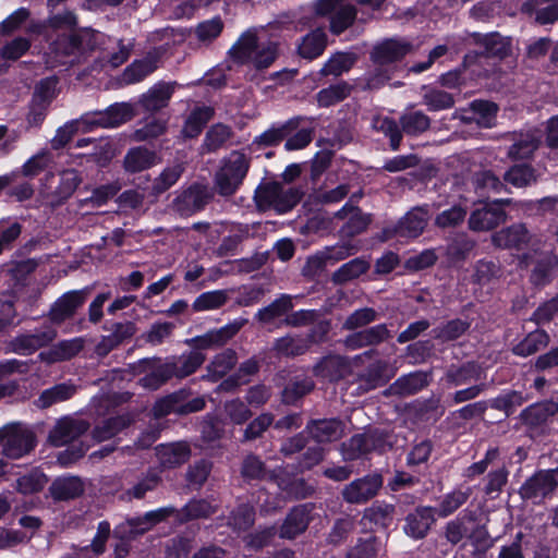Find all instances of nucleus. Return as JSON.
Here are the masks:
<instances>
[{
    "label": "nucleus",
    "instance_id": "obj_1",
    "mask_svg": "<svg viewBox=\"0 0 558 558\" xmlns=\"http://www.w3.org/2000/svg\"><path fill=\"white\" fill-rule=\"evenodd\" d=\"M99 36L100 33L95 31L59 35L50 44L49 51L47 52V64L50 68L74 64L82 51L95 49Z\"/></svg>",
    "mask_w": 558,
    "mask_h": 558
},
{
    "label": "nucleus",
    "instance_id": "obj_2",
    "mask_svg": "<svg viewBox=\"0 0 558 558\" xmlns=\"http://www.w3.org/2000/svg\"><path fill=\"white\" fill-rule=\"evenodd\" d=\"M251 167V157L242 150H232L220 161L215 173V189L219 195L232 196L242 185Z\"/></svg>",
    "mask_w": 558,
    "mask_h": 558
},
{
    "label": "nucleus",
    "instance_id": "obj_3",
    "mask_svg": "<svg viewBox=\"0 0 558 558\" xmlns=\"http://www.w3.org/2000/svg\"><path fill=\"white\" fill-rule=\"evenodd\" d=\"M521 264L532 267L531 282L543 287L551 281V274L558 266V256L543 239H535L522 255Z\"/></svg>",
    "mask_w": 558,
    "mask_h": 558
},
{
    "label": "nucleus",
    "instance_id": "obj_4",
    "mask_svg": "<svg viewBox=\"0 0 558 558\" xmlns=\"http://www.w3.org/2000/svg\"><path fill=\"white\" fill-rule=\"evenodd\" d=\"M301 196L298 189H284L277 182H266L256 187L254 201L258 210L274 209L283 214L291 210L301 201Z\"/></svg>",
    "mask_w": 558,
    "mask_h": 558
},
{
    "label": "nucleus",
    "instance_id": "obj_5",
    "mask_svg": "<svg viewBox=\"0 0 558 558\" xmlns=\"http://www.w3.org/2000/svg\"><path fill=\"white\" fill-rule=\"evenodd\" d=\"M36 446V436L26 425L14 422L0 428V453L10 459L28 454Z\"/></svg>",
    "mask_w": 558,
    "mask_h": 558
},
{
    "label": "nucleus",
    "instance_id": "obj_6",
    "mask_svg": "<svg viewBox=\"0 0 558 558\" xmlns=\"http://www.w3.org/2000/svg\"><path fill=\"white\" fill-rule=\"evenodd\" d=\"M511 202L510 198H506L480 204L469 216V229L475 232H485L497 228L508 219L502 206L509 205Z\"/></svg>",
    "mask_w": 558,
    "mask_h": 558
},
{
    "label": "nucleus",
    "instance_id": "obj_7",
    "mask_svg": "<svg viewBox=\"0 0 558 558\" xmlns=\"http://www.w3.org/2000/svg\"><path fill=\"white\" fill-rule=\"evenodd\" d=\"M318 15L330 17V32L339 35L349 28L356 19V8L347 0H318L315 4Z\"/></svg>",
    "mask_w": 558,
    "mask_h": 558
},
{
    "label": "nucleus",
    "instance_id": "obj_8",
    "mask_svg": "<svg viewBox=\"0 0 558 558\" xmlns=\"http://www.w3.org/2000/svg\"><path fill=\"white\" fill-rule=\"evenodd\" d=\"M386 438L379 430L356 434L340 445L339 451L345 462L355 461L372 451L381 450Z\"/></svg>",
    "mask_w": 558,
    "mask_h": 558
},
{
    "label": "nucleus",
    "instance_id": "obj_9",
    "mask_svg": "<svg viewBox=\"0 0 558 558\" xmlns=\"http://www.w3.org/2000/svg\"><path fill=\"white\" fill-rule=\"evenodd\" d=\"M213 196L214 193L208 185L195 183L173 198L171 208L181 217H190L204 209Z\"/></svg>",
    "mask_w": 558,
    "mask_h": 558
},
{
    "label": "nucleus",
    "instance_id": "obj_10",
    "mask_svg": "<svg viewBox=\"0 0 558 558\" xmlns=\"http://www.w3.org/2000/svg\"><path fill=\"white\" fill-rule=\"evenodd\" d=\"M383 484L381 474L371 473L344 485L341 490V497L347 504L364 505L377 496Z\"/></svg>",
    "mask_w": 558,
    "mask_h": 558
},
{
    "label": "nucleus",
    "instance_id": "obj_11",
    "mask_svg": "<svg viewBox=\"0 0 558 558\" xmlns=\"http://www.w3.org/2000/svg\"><path fill=\"white\" fill-rule=\"evenodd\" d=\"M57 338V330L43 326L29 332L17 335L9 342V350L20 355H29L48 345Z\"/></svg>",
    "mask_w": 558,
    "mask_h": 558
},
{
    "label": "nucleus",
    "instance_id": "obj_12",
    "mask_svg": "<svg viewBox=\"0 0 558 558\" xmlns=\"http://www.w3.org/2000/svg\"><path fill=\"white\" fill-rule=\"evenodd\" d=\"M558 486V469L542 470L529 477L520 488L523 499L539 502Z\"/></svg>",
    "mask_w": 558,
    "mask_h": 558
},
{
    "label": "nucleus",
    "instance_id": "obj_13",
    "mask_svg": "<svg viewBox=\"0 0 558 558\" xmlns=\"http://www.w3.org/2000/svg\"><path fill=\"white\" fill-rule=\"evenodd\" d=\"M535 239H541L530 232L522 222L512 223L492 234V243L499 248L522 251L532 246Z\"/></svg>",
    "mask_w": 558,
    "mask_h": 558
},
{
    "label": "nucleus",
    "instance_id": "obj_14",
    "mask_svg": "<svg viewBox=\"0 0 558 558\" xmlns=\"http://www.w3.org/2000/svg\"><path fill=\"white\" fill-rule=\"evenodd\" d=\"M329 324L319 323L307 338L287 335L275 341L274 350L284 356H296L304 354L312 343L320 341L323 336L328 331Z\"/></svg>",
    "mask_w": 558,
    "mask_h": 558
},
{
    "label": "nucleus",
    "instance_id": "obj_15",
    "mask_svg": "<svg viewBox=\"0 0 558 558\" xmlns=\"http://www.w3.org/2000/svg\"><path fill=\"white\" fill-rule=\"evenodd\" d=\"M90 294L89 288L68 291L58 298L49 310V319L51 323L60 325L72 318L78 308L83 306Z\"/></svg>",
    "mask_w": 558,
    "mask_h": 558
},
{
    "label": "nucleus",
    "instance_id": "obj_16",
    "mask_svg": "<svg viewBox=\"0 0 558 558\" xmlns=\"http://www.w3.org/2000/svg\"><path fill=\"white\" fill-rule=\"evenodd\" d=\"M469 39H472L474 44L482 45L485 48V52L492 57L505 58L510 53L511 45L510 40L502 37L498 33L481 34V33H468L464 37H459L456 40L454 37L448 38V41H452L451 48L456 51L460 50L459 44H468Z\"/></svg>",
    "mask_w": 558,
    "mask_h": 558
},
{
    "label": "nucleus",
    "instance_id": "obj_17",
    "mask_svg": "<svg viewBox=\"0 0 558 558\" xmlns=\"http://www.w3.org/2000/svg\"><path fill=\"white\" fill-rule=\"evenodd\" d=\"M174 367L170 365L169 357L161 362L160 359L143 360L138 364V373H145L140 378V385L148 390H157L166 383H168L173 376Z\"/></svg>",
    "mask_w": 558,
    "mask_h": 558
},
{
    "label": "nucleus",
    "instance_id": "obj_18",
    "mask_svg": "<svg viewBox=\"0 0 558 558\" xmlns=\"http://www.w3.org/2000/svg\"><path fill=\"white\" fill-rule=\"evenodd\" d=\"M88 429V423L81 418L63 416L59 418L48 434V442L54 447L65 446Z\"/></svg>",
    "mask_w": 558,
    "mask_h": 558
},
{
    "label": "nucleus",
    "instance_id": "obj_19",
    "mask_svg": "<svg viewBox=\"0 0 558 558\" xmlns=\"http://www.w3.org/2000/svg\"><path fill=\"white\" fill-rule=\"evenodd\" d=\"M412 50V45L403 39L389 38L374 46L371 59L378 68L400 61Z\"/></svg>",
    "mask_w": 558,
    "mask_h": 558
},
{
    "label": "nucleus",
    "instance_id": "obj_20",
    "mask_svg": "<svg viewBox=\"0 0 558 558\" xmlns=\"http://www.w3.org/2000/svg\"><path fill=\"white\" fill-rule=\"evenodd\" d=\"M506 138L511 142L507 150V156L511 160L531 158L542 143L541 133L536 130L509 133L506 135Z\"/></svg>",
    "mask_w": 558,
    "mask_h": 558
},
{
    "label": "nucleus",
    "instance_id": "obj_21",
    "mask_svg": "<svg viewBox=\"0 0 558 558\" xmlns=\"http://www.w3.org/2000/svg\"><path fill=\"white\" fill-rule=\"evenodd\" d=\"M47 181H49V189L51 190L49 192V203L52 206H58L74 193L82 180L76 170L69 169L61 172L58 178L53 174L47 177Z\"/></svg>",
    "mask_w": 558,
    "mask_h": 558
},
{
    "label": "nucleus",
    "instance_id": "obj_22",
    "mask_svg": "<svg viewBox=\"0 0 558 558\" xmlns=\"http://www.w3.org/2000/svg\"><path fill=\"white\" fill-rule=\"evenodd\" d=\"M335 218L344 220L340 228L343 236L352 238L364 232L372 222V215L363 213L357 206L345 204Z\"/></svg>",
    "mask_w": 558,
    "mask_h": 558
},
{
    "label": "nucleus",
    "instance_id": "obj_23",
    "mask_svg": "<svg viewBox=\"0 0 558 558\" xmlns=\"http://www.w3.org/2000/svg\"><path fill=\"white\" fill-rule=\"evenodd\" d=\"M246 319H235L233 323L228 324L219 329L210 330L203 336L195 337L186 341L189 345L194 347L196 350L210 349L216 345H221L231 339L245 324Z\"/></svg>",
    "mask_w": 558,
    "mask_h": 558
},
{
    "label": "nucleus",
    "instance_id": "obj_24",
    "mask_svg": "<svg viewBox=\"0 0 558 558\" xmlns=\"http://www.w3.org/2000/svg\"><path fill=\"white\" fill-rule=\"evenodd\" d=\"M428 219L427 206L414 207L398 221L395 232L403 238H417L427 226Z\"/></svg>",
    "mask_w": 558,
    "mask_h": 558
},
{
    "label": "nucleus",
    "instance_id": "obj_25",
    "mask_svg": "<svg viewBox=\"0 0 558 558\" xmlns=\"http://www.w3.org/2000/svg\"><path fill=\"white\" fill-rule=\"evenodd\" d=\"M312 439L318 444L332 442L344 434V424L338 418L312 420L306 425Z\"/></svg>",
    "mask_w": 558,
    "mask_h": 558
},
{
    "label": "nucleus",
    "instance_id": "obj_26",
    "mask_svg": "<svg viewBox=\"0 0 558 558\" xmlns=\"http://www.w3.org/2000/svg\"><path fill=\"white\" fill-rule=\"evenodd\" d=\"M484 377L483 367L476 362H465L447 367L442 379L449 387H458L478 381Z\"/></svg>",
    "mask_w": 558,
    "mask_h": 558
},
{
    "label": "nucleus",
    "instance_id": "obj_27",
    "mask_svg": "<svg viewBox=\"0 0 558 558\" xmlns=\"http://www.w3.org/2000/svg\"><path fill=\"white\" fill-rule=\"evenodd\" d=\"M430 373L417 371L399 377L385 391V396L408 397L428 386Z\"/></svg>",
    "mask_w": 558,
    "mask_h": 558
},
{
    "label": "nucleus",
    "instance_id": "obj_28",
    "mask_svg": "<svg viewBox=\"0 0 558 558\" xmlns=\"http://www.w3.org/2000/svg\"><path fill=\"white\" fill-rule=\"evenodd\" d=\"M393 376L388 362L378 360L372 363L365 372L356 378L360 392H367L387 383Z\"/></svg>",
    "mask_w": 558,
    "mask_h": 558
},
{
    "label": "nucleus",
    "instance_id": "obj_29",
    "mask_svg": "<svg viewBox=\"0 0 558 558\" xmlns=\"http://www.w3.org/2000/svg\"><path fill=\"white\" fill-rule=\"evenodd\" d=\"M293 308L292 296L289 294H282L269 305L260 308L255 314V319L264 326H276L281 327L284 324L282 317H286L288 313Z\"/></svg>",
    "mask_w": 558,
    "mask_h": 558
},
{
    "label": "nucleus",
    "instance_id": "obj_30",
    "mask_svg": "<svg viewBox=\"0 0 558 558\" xmlns=\"http://www.w3.org/2000/svg\"><path fill=\"white\" fill-rule=\"evenodd\" d=\"M434 513L435 508L433 507H417L405 518L403 527L405 534L415 539L424 538L435 522Z\"/></svg>",
    "mask_w": 558,
    "mask_h": 558
},
{
    "label": "nucleus",
    "instance_id": "obj_31",
    "mask_svg": "<svg viewBox=\"0 0 558 558\" xmlns=\"http://www.w3.org/2000/svg\"><path fill=\"white\" fill-rule=\"evenodd\" d=\"M310 511L307 505L292 508L280 527V537L292 539L303 533L310 523Z\"/></svg>",
    "mask_w": 558,
    "mask_h": 558
},
{
    "label": "nucleus",
    "instance_id": "obj_32",
    "mask_svg": "<svg viewBox=\"0 0 558 558\" xmlns=\"http://www.w3.org/2000/svg\"><path fill=\"white\" fill-rule=\"evenodd\" d=\"M390 337L391 335L387 326L380 324L350 335L345 339V345L349 349L356 350L381 343Z\"/></svg>",
    "mask_w": 558,
    "mask_h": 558
},
{
    "label": "nucleus",
    "instance_id": "obj_33",
    "mask_svg": "<svg viewBox=\"0 0 558 558\" xmlns=\"http://www.w3.org/2000/svg\"><path fill=\"white\" fill-rule=\"evenodd\" d=\"M350 371L348 361L339 355H330L322 359L314 367L313 373L316 377L329 381H337Z\"/></svg>",
    "mask_w": 558,
    "mask_h": 558
},
{
    "label": "nucleus",
    "instance_id": "obj_34",
    "mask_svg": "<svg viewBox=\"0 0 558 558\" xmlns=\"http://www.w3.org/2000/svg\"><path fill=\"white\" fill-rule=\"evenodd\" d=\"M85 490V483L78 476H61L49 487L54 500L66 501L80 497Z\"/></svg>",
    "mask_w": 558,
    "mask_h": 558
},
{
    "label": "nucleus",
    "instance_id": "obj_35",
    "mask_svg": "<svg viewBox=\"0 0 558 558\" xmlns=\"http://www.w3.org/2000/svg\"><path fill=\"white\" fill-rule=\"evenodd\" d=\"M83 348L84 340L82 338H73L58 342L50 350L41 352L38 356L41 361L51 364L74 357Z\"/></svg>",
    "mask_w": 558,
    "mask_h": 558
},
{
    "label": "nucleus",
    "instance_id": "obj_36",
    "mask_svg": "<svg viewBox=\"0 0 558 558\" xmlns=\"http://www.w3.org/2000/svg\"><path fill=\"white\" fill-rule=\"evenodd\" d=\"M156 451L161 465L169 469L183 464L191 456L190 446L182 441L160 445Z\"/></svg>",
    "mask_w": 558,
    "mask_h": 558
},
{
    "label": "nucleus",
    "instance_id": "obj_37",
    "mask_svg": "<svg viewBox=\"0 0 558 558\" xmlns=\"http://www.w3.org/2000/svg\"><path fill=\"white\" fill-rule=\"evenodd\" d=\"M523 11L534 14L539 25L553 24L558 21V0H527Z\"/></svg>",
    "mask_w": 558,
    "mask_h": 558
},
{
    "label": "nucleus",
    "instance_id": "obj_38",
    "mask_svg": "<svg viewBox=\"0 0 558 558\" xmlns=\"http://www.w3.org/2000/svg\"><path fill=\"white\" fill-rule=\"evenodd\" d=\"M206 356L201 351H191L180 356L169 357L170 365L174 367L173 376L183 379L194 374L205 362Z\"/></svg>",
    "mask_w": 558,
    "mask_h": 558
},
{
    "label": "nucleus",
    "instance_id": "obj_39",
    "mask_svg": "<svg viewBox=\"0 0 558 558\" xmlns=\"http://www.w3.org/2000/svg\"><path fill=\"white\" fill-rule=\"evenodd\" d=\"M326 46V33L322 28H316L302 37L298 45V52L302 58L313 60L323 54Z\"/></svg>",
    "mask_w": 558,
    "mask_h": 558
},
{
    "label": "nucleus",
    "instance_id": "obj_40",
    "mask_svg": "<svg viewBox=\"0 0 558 558\" xmlns=\"http://www.w3.org/2000/svg\"><path fill=\"white\" fill-rule=\"evenodd\" d=\"M238 356L234 350L226 349L215 355L213 361L207 365V373L203 376L209 381H217L227 375L236 364Z\"/></svg>",
    "mask_w": 558,
    "mask_h": 558
},
{
    "label": "nucleus",
    "instance_id": "obj_41",
    "mask_svg": "<svg viewBox=\"0 0 558 558\" xmlns=\"http://www.w3.org/2000/svg\"><path fill=\"white\" fill-rule=\"evenodd\" d=\"M158 56L149 52L143 59L133 61L123 72V81L134 84L143 81L157 69Z\"/></svg>",
    "mask_w": 558,
    "mask_h": 558
},
{
    "label": "nucleus",
    "instance_id": "obj_42",
    "mask_svg": "<svg viewBox=\"0 0 558 558\" xmlns=\"http://www.w3.org/2000/svg\"><path fill=\"white\" fill-rule=\"evenodd\" d=\"M173 511V508L166 507L148 511L142 517L128 519L126 524L130 529V534L137 535L149 531L157 523L172 514Z\"/></svg>",
    "mask_w": 558,
    "mask_h": 558
},
{
    "label": "nucleus",
    "instance_id": "obj_43",
    "mask_svg": "<svg viewBox=\"0 0 558 558\" xmlns=\"http://www.w3.org/2000/svg\"><path fill=\"white\" fill-rule=\"evenodd\" d=\"M156 163V154L146 147L131 148L123 159L126 172L136 173L144 171Z\"/></svg>",
    "mask_w": 558,
    "mask_h": 558
},
{
    "label": "nucleus",
    "instance_id": "obj_44",
    "mask_svg": "<svg viewBox=\"0 0 558 558\" xmlns=\"http://www.w3.org/2000/svg\"><path fill=\"white\" fill-rule=\"evenodd\" d=\"M75 392V385L71 383H61L51 388L45 389L35 401V405L39 409H48L56 403L69 400Z\"/></svg>",
    "mask_w": 558,
    "mask_h": 558
},
{
    "label": "nucleus",
    "instance_id": "obj_45",
    "mask_svg": "<svg viewBox=\"0 0 558 558\" xmlns=\"http://www.w3.org/2000/svg\"><path fill=\"white\" fill-rule=\"evenodd\" d=\"M173 93V87L169 84H157L141 97V105L147 111H158L165 108Z\"/></svg>",
    "mask_w": 558,
    "mask_h": 558
},
{
    "label": "nucleus",
    "instance_id": "obj_46",
    "mask_svg": "<svg viewBox=\"0 0 558 558\" xmlns=\"http://www.w3.org/2000/svg\"><path fill=\"white\" fill-rule=\"evenodd\" d=\"M556 413H558V402L546 400L524 409L521 412V417L526 424L535 426L546 422Z\"/></svg>",
    "mask_w": 558,
    "mask_h": 558
},
{
    "label": "nucleus",
    "instance_id": "obj_47",
    "mask_svg": "<svg viewBox=\"0 0 558 558\" xmlns=\"http://www.w3.org/2000/svg\"><path fill=\"white\" fill-rule=\"evenodd\" d=\"M471 495V487H458L442 497L438 508L435 509V512H437L440 518H447L462 507L469 500Z\"/></svg>",
    "mask_w": 558,
    "mask_h": 558
},
{
    "label": "nucleus",
    "instance_id": "obj_48",
    "mask_svg": "<svg viewBox=\"0 0 558 558\" xmlns=\"http://www.w3.org/2000/svg\"><path fill=\"white\" fill-rule=\"evenodd\" d=\"M401 133L417 136L430 126V119L422 111H407L399 118Z\"/></svg>",
    "mask_w": 558,
    "mask_h": 558
},
{
    "label": "nucleus",
    "instance_id": "obj_49",
    "mask_svg": "<svg viewBox=\"0 0 558 558\" xmlns=\"http://www.w3.org/2000/svg\"><path fill=\"white\" fill-rule=\"evenodd\" d=\"M131 424V418L125 415L110 417L96 425L92 432L93 438L98 441H106Z\"/></svg>",
    "mask_w": 558,
    "mask_h": 558
},
{
    "label": "nucleus",
    "instance_id": "obj_50",
    "mask_svg": "<svg viewBox=\"0 0 558 558\" xmlns=\"http://www.w3.org/2000/svg\"><path fill=\"white\" fill-rule=\"evenodd\" d=\"M301 118H293L277 129H269L254 140V144L259 147H269L278 145L291 132L298 129Z\"/></svg>",
    "mask_w": 558,
    "mask_h": 558
},
{
    "label": "nucleus",
    "instance_id": "obj_51",
    "mask_svg": "<svg viewBox=\"0 0 558 558\" xmlns=\"http://www.w3.org/2000/svg\"><path fill=\"white\" fill-rule=\"evenodd\" d=\"M258 46L259 43L257 41L255 33L246 32L232 46L230 53L241 63H251Z\"/></svg>",
    "mask_w": 558,
    "mask_h": 558
},
{
    "label": "nucleus",
    "instance_id": "obj_52",
    "mask_svg": "<svg viewBox=\"0 0 558 558\" xmlns=\"http://www.w3.org/2000/svg\"><path fill=\"white\" fill-rule=\"evenodd\" d=\"M536 170L526 163L514 165L504 174L505 182L515 186L525 187L537 182Z\"/></svg>",
    "mask_w": 558,
    "mask_h": 558
},
{
    "label": "nucleus",
    "instance_id": "obj_53",
    "mask_svg": "<svg viewBox=\"0 0 558 558\" xmlns=\"http://www.w3.org/2000/svg\"><path fill=\"white\" fill-rule=\"evenodd\" d=\"M549 344V336L544 330H535L530 332L522 341L514 348L513 353L519 356H529Z\"/></svg>",
    "mask_w": 558,
    "mask_h": 558
},
{
    "label": "nucleus",
    "instance_id": "obj_54",
    "mask_svg": "<svg viewBox=\"0 0 558 558\" xmlns=\"http://www.w3.org/2000/svg\"><path fill=\"white\" fill-rule=\"evenodd\" d=\"M474 522V513L469 512L458 517L446 523L444 530L445 538L452 545L461 542L465 536L469 537L470 527L469 523Z\"/></svg>",
    "mask_w": 558,
    "mask_h": 558
},
{
    "label": "nucleus",
    "instance_id": "obj_55",
    "mask_svg": "<svg viewBox=\"0 0 558 558\" xmlns=\"http://www.w3.org/2000/svg\"><path fill=\"white\" fill-rule=\"evenodd\" d=\"M369 269V263L364 258L357 257L343 264L332 274L331 280L336 284H343L348 281L359 278Z\"/></svg>",
    "mask_w": 558,
    "mask_h": 558
},
{
    "label": "nucleus",
    "instance_id": "obj_56",
    "mask_svg": "<svg viewBox=\"0 0 558 558\" xmlns=\"http://www.w3.org/2000/svg\"><path fill=\"white\" fill-rule=\"evenodd\" d=\"M356 62V54L353 52H337L332 54L320 70L323 76H339L348 72Z\"/></svg>",
    "mask_w": 558,
    "mask_h": 558
},
{
    "label": "nucleus",
    "instance_id": "obj_57",
    "mask_svg": "<svg viewBox=\"0 0 558 558\" xmlns=\"http://www.w3.org/2000/svg\"><path fill=\"white\" fill-rule=\"evenodd\" d=\"M498 106L490 101L475 100L471 104L472 116L469 118L482 128H492L495 123Z\"/></svg>",
    "mask_w": 558,
    "mask_h": 558
},
{
    "label": "nucleus",
    "instance_id": "obj_58",
    "mask_svg": "<svg viewBox=\"0 0 558 558\" xmlns=\"http://www.w3.org/2000/svg\"><path fill=\"white\" fill-rule=\"evenodd\" d=\"M372 128L383 133L389 138V145L392 150H398L402 141V133L399 124L389 117H374Z\"/></svg>",
    "mask_w": 558,
    "mask_h": 558
},
{
    "label": "nucleus",
    "instance_id": "obj_59",
    "mask_svg": "<svg viewBox=\"0 0 558 558\" xmlns=\"http://www.w3.org/2000/svg\"><path fill=\"white\" fill-rule=\"evenodd\" d=\"M315 384L310 377L293 378L282 391V401L287 404H294L298 400L310 393Z\"/></svg>",
    "mask_w": 558,
    "mask_h": 558
},
{
    "label": "nucleus",
    "instance_id": "obj_60",
    "mask_svg": "<svg viewBox=\"0 0 558 558\" xmlns=\"http://www.w3.org/2000/svg\"><path fill=\"white\" fill-rule=\"evenodd\" d=\"M187 397L189 392L181 389L161 398L154 407L155 415L165 416L169 413H177L181 415V410Z\"/></svg>",
    "mask_w": 558,
    "mask_h": 558
},
{
    "label": "nucleus",
    "instance_id": "obj_61",
    "mask_svg": "<svg viewBox=\"0 0 558 558\" xmlns=\"http://www.w3.org/2000/svg\"><path fill=\"white\" fill-rule=\"evenodd\" d=\"M232 135V130L228 125L221 123L215 124L207 131L203 148L208 153L217 151L230 141Z\"/></svg>",
    "mask_w": 558,
    "mask_h": 558
},
{
    "label": "nucleus",
    "instance_id": "obj_62",
    "mask_svg": "<svg viewBox=\"0 0 558 558\" xmlns=\"http://www.w3.org/2000/svg\"><path fill=\"white\" fill-rule=\"evenodd\" d=\"M468 215L466 207L456 204L450 208L440 211L434 220V223L439 229H453L460 227Z\"/></svg>",
    "mask_w": 558,
    "mask_h": 558
},
{
    "label": "nucleus",
    "instance_id": "obj_63",
    "mask_svg": "<svg viewBox=\"0 0 558 558\" xmlns=\"http://www.w3.org/2000/svg\"><path fill=\"white\" fill-rule=\"evenodd\" d=\"M255 522V511L250 505H239L228 517L227 525L234 532L250 529Z\"/></svg>",
    "mask_w": 558,
    "mask_h": 558
},
{
    "label": "nucleus",
    "instance_id": "obj_64",
    "mask_svg": "<svg viewBox=\"0 0 558 558\" xmlns=\"http://www.w3.org/2000/svg\"><path fill=\"white\" fill-rule=\"evenodd\" d=\"M381 549V542L377 537L371 536L365 539H359L357 543L348 550L345 558H376Z\"/></svg>",
    "mask_w": 558,
    "mask_h": 558
}]
</instances>
